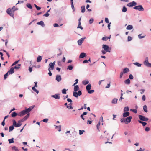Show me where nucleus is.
I'll use <instances>...</instances> for the list:
<instances>
[{
  "instance_id": "9b49d317",
  "label": "nucleus",
  "mask_w": 151,
  "mask_h": 151,
  "mask_svg": "<svg viewBox=\"0 0 151 151\" xmlns=\"http://www.w3.org/2000/svg\"><path fill=\"white\" fill-rule=\"evenodd\" d=\"M34 107L35 106H32L29 107L28 108L26 109L25 110L28 113L30 112V111L34 108Z\"/></svg>"
},
{
  "instance_id": "c9c22d12",
  "label": "nucleus",
  "mask_w": 151,
  "mask_h": 151,
  "mask_svg": "<svg viewBox=\"0 0 151 151\" xmlns=\"http://www.w3.org/2000/svg\"><path fill=\"white\" fill-rule=\"evenodd\" d=\"M124 82L125 84H129L130 83V80L129 79H126L125 80Z\"/></svg>"
},
{
  "instance_id": "ddd939ff",
  "label": "nucleus",
  "mask_w": 151,
  "mask_h": 151,
  "mask_svg": "<svg viewBox=\"0 0 151 151\" xmlns=\"http://www.w3.org/2000/svg\"><path fill=\"white\" fill-rule=\"evenodd\" d=\"M129 114L130 113L129 112H124L122 116L123 118H125L129 116Z\"/></svg>"
},
{
  "instance_id": "f704fd0d",
  "label": "nucleus",
  "mask_w": 151,
  "mask_h": 151,
  "mask_svg": "<svg viewBox=\"0 0 151 151\" xmlns=\"http://www.w3.org/2000/svg\"><path fill=\"white\" fill-rule=\"evenodd\" d=\"M26 5L27 7L29 9H32V8L31 5L30 4L27 3L26 4Z\"/></svg>"
},
{
  "instance_id": "0eeeda50",
  "label": "nucleus",
  "mask_w": 151,
  "mask_h": 151,
  "mask_svg": "<svg viewBox=\"0 0 151 151\" xmlns=\"http://www.w3.org/2000/svg\"><path fill=\"white\" fill-rule=\"evenodd\" d=\"M132 117L131 116L127 117L126 118H124V122L126 124H127L130 122Z\"/></svg>"
},
{
  "instance_id": "338daca9",
  "label": "nucleus",
  "mask_w": 151,
  "mask_h": 151,
  "mask_svg": "<svg viewBox=\"0 0 151 151\" xmlns=\"http://www.w3.org/2000/svg\"><path fill=\"white\" fill-rule=\"evenodd\" d=\"M146 99L145 96V95H143L142 96V100L143 101H145Z\"/></svg>"
},
{
  "instance_id": "393cba45",
  "label": "nucleus",
  "mask_w": 151,
  "mask_h": 151,
  "mask_svg": "<svg viewBox=\"0 0 151 151\" xmlns=\"http://www.w3.org/2000/svg\"><path fill=\"white\" fill-rule=\"evenodd\" d=\"M143 109L144 111L145 112H147L148 111H147V106L146 105H144L143 107Z\"/></svg>"
},
{
  "instance_id": "20e7f679",
  "label": "nucleus",
  "mask_w": 151,
  "mask_h": 151,
  "mask_svg": "<svg viewBox=\"0 0 151 151\" xmlns=\"http://www.w3.org/2000/svg\"><path fill=\"white\" fill-rule=\"evenodd\" d=\"M102 48L104 49L106 52H111L110 50H111V49L109 48V46L106 45L104 44L103 45H102Z\"/></svg>"
},
{
  "instance_id": "864d4df0",
  "label": "nucleus",
  "mask_w": 151,
  "mask_h": 151,
  "mask_svg": "<svg viewBox=\"0 0 151 151\" xmlns=\"http://www.w3.org/2000/svg\"><path fill=\"white\" fill-rule=\"evenodd\" d=\"M108 40V38L107 37H103L102 38V40L103 41H106L107 40Z\"/></svg>"
},
{
  "instance_id": "bb28decb",
  "label": "nucleus",
  "mask_w": 151,
  "mask_h": 151,
  "mask_svg": "<svg viewBox=\"0 0 151 151\" xmlns=\"http://www.w3.org/2000/svg\"><path fill=\"white\" fill-rule=\"evenodd\" d=\"M138 121L139 122V123L142 124L143 126H145L147 124V123L146 122H142L141 120H138Z\"/></svg>"
},
{
  "instance_id": "2f4dec72",
  "label": "nucleus",
  "mask_w": 151,
  "mask_h": 151,
  "mask_svg": "<svg viewBox=\"0 0 151 151\" xmlns=\"http://www.w3.org/2000/svg\"><path fill=\"white\" fill-rule=\"evenodd\" d=\"M32 89L35 92H36L37 93V94L38 93L39 91L38 90H37L35 88V87H32Z\"/></svg>"
},
{
  "instance_id": "4be33fe9",
  "label": "nucleus",
  "mask_w": 151,
  "mask_h": 151,
  "mask_svg": "<svg viewBox=\"0 0 151 151\" xmlns=\"http://www.w3.org/2000/svg\"><path fill=\"white\" fill-rule=\"evenodd\" d=\"M91 87V85L90 84H88L86 86V88L87 91L90 90Z\"/></svg>"
},
{
  "instance_id": "a19ab883",
  "label": "nucleus",
  "mask_w": 151,
  "mask_h": 151,
  "mask_svg": "<svg viewBox=\"0 0 151 151\" xmlns=\"http://www.w3.org/2000/svg\"><path fill=\"white\" fill-rule=\"evenodd\" d=\"M130 110L135 113H137V110L134 109H130Z\"/></svg>"
},
{
  "instance_id": "f03ea898",
  "label": "nucleus",
  "mask_w": 151,
  "mask_h": 151,
  "mask_svg": "<svg viewBox=\"0 0 151 151\" xmlns=\"http://www.w3.org/2000/svg\"><path fill=\"white\" fill-rule=\"evenodd\" d=\"M133 8L134 9L138 10L139 11H143L144 10L143 8L141 5H139L138 6H134Z\"/></svg>"
},
{
  "instance_id": "412c9836",
  "label": "nucleus",
  "mask_w": 151,
  "mask_h": 151,
  "mask_svg": "<svg viewBox=\"0 0 151 151\" xmlns=\"http://www.w3.org/2000/svg\"><path fill=\"white\" fill-rule=\"evenodd\" d=\"M86 54L84 53H81L79 56V58H82L85 57Z\"/></svg>"
},
{
  "instance_id": "c03bdc74",
  "label": "nucleus",
  "mask_w": 151,
  "mask_h": 151,
  "mask_svg": "<svg viewBox=\"0 0 151 151\" xmlns=\"http://www.w3.org/2000/svg\"><path fill=\"white\" fill-rule=\"evenodd\" d=\"M68 89L66 90L65 89H63L62 91V92L63 94H66V91Z\"/></svg>"
},
{
  "instance_id": "37998d69",
  "label": "nucleus",
  "mask_w": 151,
  "mask_h": 151,
  "mask_svg": "<svg viewBox=\"0 0 151 151\" xmlns=\"http://www.w3.org/2000/svg\"><path fill=\"white\" fill-rule=\"evenodd\" d=\"M134 64L138 67H141V64H139V63L138 62H136L135 63H134Z\"/></svg>"
},
{
  "instance_id": "49530a36",
  "label": "nucleus",
  "mask_w": 151,
  "mask_h": 151,
  "mask_svg": "<svg viewBox=\"0 0 151 151\" xmlns=\"http://www.w3.org/2000/svg\"><path fill=\"white\" fill-rule=\"evenodd\" d=\"M94 92V90H89L88 91V93L89 94H92Z\"/></svg>"
},
{
  "instance_id": "39448f33",
  "label": "nucleus",
  "mask_w": 151,
  "mask_h": 151,
  "mask_svg": "<svg viewBox=\"0 0 151 151\" xmlns=\"http://www.w3.org/2000/svg\"><path fill=\"white\" fill-rule=\"evenodd\" d=\"M6 12L11 17H14V12L10 8L6 10Z\"/></svg>"
},
{
  "instance_id": "b1692460",
  "label": "nucleus",
  "mask_w": 151,
  "mask_h": 151,
  "mask_svg": "<svg viewBox=\"0 0 151 151\" xmlns=\"http://www.w3.org/2000/svg\"><path fill=\"white\" fill-rule=\"evenodd\" d=\"M118 99L116 98L114 99L112 101L111 103L112 104H116L117 103Z\"/></svg>"
},
{
  "instance_id": "a18cd8bd",
  "label": "nucleus",
  "mask_w": 151,
  "mask_h": 151,
  "mask_svg": "<svg viewBox=\"0 0 151 151\" xmlns=\"http://www.w3.org/2000/svg\"><path fill=\"white\" fill-rule=\"evenodd\" d=\"M127 11V8L125 6H123L122 9V11L124 12H126Z\"/></svg>"
},
{
  "instance_id": "8fccbe9b",
  "label": "nucleus",
  "mask_w": 151,
  "mask_h": 151,
  "mask_svg": "<svg viewBox=\"0 0 151 151\" xmlns=\"http://www.w3.org/2000/svg\"><path fill=\"white\" fill-rule=\"evenodd\" d=\"M141 34H139L138 35V37L139 39H142L144 38L145 37V36H141Z\"/></svg>"
},
{
  "instance_id": "bf43d9fd",
  "label": "nucleus",
  "mask_w": 151,
  "mask_h": 151,
  "mask_svg": "<svg viewBox=\"0 0 151 151\" xmlns=\"http://www.w3.org/2000/svg\"><path fill=\"white\" fill-rule=\"evenodd\" d=\"M133 76L132 74H130L129 75V78L130 79H133Z\"/></svg>"
},
{
  "instance_id": "680f3d73",
  "label": "nucleus",
  "mask_w": 151,
  "mask_h": 151,
  "mask_svg": "<svg viewBox=\"0 0 151 151\" xmlns=\"http://www.w3.org/2000/svg\"><path fill=\"white\" fill-rule=\"evenodd\" d=\"M49 14L47 12H46V13L44 14L43 15V16H45L46 17H48L49 16Z\"/></svg>"
},
{
  "instance_id": "f257e3e1",
  "label": "nucleus",
  "mask_w": 151,
  "mask_h": 151,
  "mask_svg": "<svg viewBox=\"0 0 151 151\" xmlns=\"http://www.w3.org/2000/svg\"><path fill=\"white\" fill-rule=\"evenodd\" d=\"M13 124L14 126L16 127H20L22 124V122H23V121L22 119H20L18 121V123L17 124L16 121L13 119Z\"/></svg>"
},
{
  "instance_id": "4d7b16f0",
  "label": "nucleus",
  "mask_w": 151,
  "mask_h": 151,
  "mask_svg": "<svg viewBox=\"0 0 151 151\" xmlns=\"http://www.w3.org/2000/svg\"><path fill=\"white\" fill-rule=\"evenodd\" d=\"M59 50L60 52V53L58 54L57 55V56H60L62 54V52L61 50L60 49H59Z\"/></svg>"
},
{
  "instance_id": "c756f323",
  "label": "nucleus",
  "mask_w": 151,
  "mask_h": 151,
  "mask_svg": "<svg viewBox=\"0 0 151 151\" xmlns=\"http://www.w3.org/2000/svg\"><path fill=\"white\" fill-rule=\"evenodd\" d=\"M14 126L13 125L10 126L9 128V132H11L14 129Z\"/></svg>"
},
{
  "instance_id": "f8f14e48",
  "label": "nucleus",
  "mask_w": 151,
  "mask_h": 151,
  "mask_svg": "<svg viewBox=\"0 0 151 151\" xmlns=\"http://www.w3.org/2000/svg\"><path fill=\"white\" fill-rule=\"evenodd\" d=\"M27 113V111H26L25 110H23L22 111H21L19 113V116L21 117L23 116L26 114Z\"/></svg>"
},
{
  "instance_id": "f3484780",
  "label": "nucleus",
  "mask_w": 151,
  "mask_h": 151,
  "mask_svg": "<svg viewBox=\"0 0 151 151\" xmlns=\"http://www.w3.org/2000/svg\"><path fill=\"white\" fill-rule=\"evenodd\" d=\"M29 114H28L25 117H24L22 119H21L23 122L26 120L29 117Z\"/></svg>"
},
{
  "instance_id": "5fc2aeb1",
  "label": "nucleus",
  "mask_w": 151,
  "mask_h": 151,
  "mask_svg": "<svg viewBox=\"0 0 151 151\" xmlns=\"http://www.w3.org/2000/svg\"><path fill=\"white\" fill-rule=\"evenodd\" d=\"M19 60H18V61H15V62H14L12 65V66H13L14 65H16V64H17L19 62Z\"/></svg>"
},
{
  "instance_id": "5701e85b",
  "label": "nucleus",
  "mask_w": 151,
  "mask_h": 151,
  "mask_svg": "<svg viewBox=\"0 0 151 151\" xmlns=\"http://www.w3.org/2000/svg\"><path fill=\"white\" fill-rule=\"evenodd\" d=\"M133 28V27L132 25H129L127 26L126 29L127 30H130L132 29Z\"/></svg>"
},
{
  "instance_id": "de8ad7c7",
  "label": "nucleus",
  "mask_w": 151,
  "mask_h": 151,
  "mask_svg": "<svg viewBox=\"0 0 151 151\" xmlns=\"http://www.w3.org/2000/svg\"><path fill=\"white\" fill-rule=\"evenodd\" d=\"M94 21V19L93 18H91L89 20V23L90 24H91L93 23Z\"/></svg>"
},
{
  "instance_id": "6e6552de",
  "label": "nucleus",
  "mask_w": 151,
  "mask_h": 151,
  "mask_svg": "<svg viewBox=\"0 0 151 151\" xmlns=\"http://www.w3.org/2000/svg\"><path fill=\"white\" fill-rule=\"evenodd\" d=\"M137 3L135 1H133L131 2H130L128 3L127 4V6L129 7H132L133 6H135L137 5Z\"/></svg>"
},
{
  "instance_id": "603ef678",
  "label": "nucleus",
  "mask_w": 151,
  "mask_h": 151,
  "mask_svg": "<svg viewBox=\"0 0 151 151\" xmlns=\"http://www.w3.org/2000/svg\"><path fill=\"white\" fill-rule=\"evenodd\" d=\"M8 73H8V72H7L4 75V79H6L7 78V77L8 75Z\"/></svg>"
},
{
  "instance_id": "e2e57ef3",
  "label": "nucleus",
  "mask_w": 151,
  "mask_h": 151,
  "mask_svg": "<svg viewBox=\"0 0 151 151\" xmlns=\"http://www.w3.org/2000/svg\"><path fill=\"white\" fill-rule=\"evenodd\" d=\"M48 70L49 71V72L48 73V74L50 76H51L52 75V74L50 71V68H48Z\"/></svg>"
},
{
  "instance_id": "c85d7f7f",
  "label": "nucleus",
  "mask_w": 151,
  "mask_h": 151,
  "mask_svg": "<svg viewBox=\"0 0 151 151\" xmlns=\"http://www.w3.org/2000/svg\"><path fill=\"white\" fill-rule=\"evenodd\" d=\"M17 115V114L15 112H13L11 114V116L12 117H14Z\"/></svg>"
},
{
  "instance_id": "473e14b6",
  "label": "nucleus",
  "mask_w": 151,
  "mask_h": 151,
  "mask_svg": "<svg viewBox=\"0 0 151 151\" xmlns=\"http://www.w3.org/2000/svg\"><path fill=\"white\" fill-rule=\"evenodd\" d=\"M12 150H14L15 151H19L17 147L16 146H14L12 147Z\"/></svg>"
},
{
  "instance_id": "6ab92c4d",
  "label": "nucleus",
  "mask_w": 151,
  "mask_h": 151,
  "mask_svg": "<svg viewBox=\"0 0 151 151\" xmlns=\"http://www.w3.org/2000/svg\"><path fill=\"white\" fill-rule=\"evenodd\" d=\"M37 24L38 25H40L42 26V27H44L45 26V24L43 21H41L39 22H38L37 23Z\"/></svg>"
},
{
  "instance_id": "774afa93",
  "label": "nucleus",
  "mask_w": 151,
  "mask_h": 151,
  "mask_svg": "<svg viewBox=\"0 0 151 151\" xmlns=\"http://www.w3.org/2000/svg\"><path fill=\"white\" fill-rule=\"evenodd\" d=\"M78 96H81L82 95V92L81 91L79 90L77 92Z\"/></svg>"
},
{
  "instance_id": "3c124183",
  "label": "nucleus",
  "mask_w": 151,
  "mask_h": 151,
  "mask_svg": "<svg viewBox=\"0 0 151 151\" xmlns=\"http://www.w3.org/2000/svg\"><path fill=\"white\" fill-rule=\"evenodd\" d=\"M68 105L69 106V108H68V109H72L73 108V107L71 106L72 105V103H70V104H69Z\"/></svg>"
},
{
  "instance_id": "a211bd4d",
  "label": "nucleus",
  "mask_w": 151,
  "mask_h": 151,
  "mask_svg": "<svg viewBox=\"0 0 151 151\" xmlns=\"http://www.w3.org/2000/svg\"><path fill=\"white\" fill-rule=\"evenodd\" d=\"M129 69L128 68H126L123 70V71L122 72L124 73H126L129 72Z\"/></svg>"
},
{
  "instance_id": "6e6d98bb",
  "label": "nucleus",
  "mask_w": 151,
  "mask_h": 151,
  "mask_svg": "<svg viewBox=\"0 0 151 151\" xmlns=\"http://www.w3.org/2000/svg\"><path fill=\"white\" fill-rule=\"evenodd\" d=\"M71 6L73 10V11H75V9L74 6L73 4L72 3V4H71Z\"/></svg>"
},
{
  "instance_id": "052dcab7",
  "label": "nucleus",
  "mask_w": 151,
  "mask_h": 151,
  "mask_svg": "<svg viewBox=\"0 0 151 151\" xmlns=\"http://www.w3.org/2000/svg\"><path fill=\"white\" fill-rule=\"evenodd\" d=\"M145 130L146 132H148L150 131V128L149 127H145Z\"/></svg>"
},
{
  "instance_id": "aec40b11",
  "label": "nucleus",
  "mask_w": 151,
  "mask_h": 151,
  "mask_svg": "<svg viewBox=\"0 0 151 151\" xmlns=\"http://www.w3.org/2000/svg\"><path fill=\"white\" fill-rule=\"evenodd\" d=\"M79 89V88L78 85H76L74 86V90L75 92L77 91Z\"/></svg>"
},
{
  "instance_id": "7ed1b4c3",
  "label": "nucleus",
  "mask_w": 151,
  "mask_h": 151,
  "mask_svg": "<svg viewBox=\"0 0 151 151\" xmlns=\"http://www.w3.org/2000/svg\"><path fill=\"white\" fill-rule=\"evenodd\" d=\"M144 64L146 66L148 67H151V63H149L148 61V58H146L144 62Z\"/></svg>"
},
{
  "instance_id": "79ce46f5",
  "label": "nucleus",
  "mask_w": 151,
  "mask_h": 151,
  "mask_svg": "<svg viewBox=\"0 0 151 151\" xmlns=\"http://www.w3.org/2000/svg\"><path fill=\"white\" fill-rule=\"evenodd\" d=\"M55 126L56 127V128H59V129H58V131L59 132L61 131V125H59V126H57L55 125Z\"/></svg>"
},
{
  "instance_id": "2eb2a0df",
  "label": "nucleus",
  "mask_w": 151,
  "mask_h": 151,
  "mask_svg": "<svg viewBox=\"0 0 151 151\" xmlns=\"http://www.w3.org/2000/svg\"><path fill=\"white\" fill-rule=\"evenodd\" d=\"M14 72V68L13 67L11 68L9 70V71L8 72V73H9V74H12Z\"/></svg>"
},
{
  "instance_id": "423d86ee",
  "label": "nucleus",
  "mask_w": 151,
  "mask_h": 151,
  "mask_svg": "<svg viewBox=\"0 0 151 151\" xmlns=\"http://www.w3.org/2000/svg\"><path fill=\"white\" fill-rule=\"evenodd\" d=\"M138 117L139 119L141 121H147L149 119L148 118L145 117L144 116L141 115H139Z\"/></svg>"
},
{
  "instance_id": "7c9ffc66",
  "label": "nucleus",
  "mask_w": 151,
  "mask_h": 151,
  "mask_svg": "<svg viewBox=\"0 0 151 151\" xmlns=\"http://www.w3.org/2000/svg\"><path fill=\"white\" fill-rule=\"evenodd\" d=\"M81 12L82 13L84 12L85 11V6H82L81 7Z\"/></svg>"
},
{
  "instance_id": "9d476101",
  "label": "nucleus",
  "mask_w": 151,
  "mask_h": 151,
  "mask_svg": "<svg viewBox=\"0 0 151 151\" xmlns=\"http://www.w3.org/2000/svg\"><path fill=\"white\" fill-rule=\"evenodd\" d=\"M51 97L57 99H59L60 98L59 94H56L55 95H52L51 96Z\"/></svg>"
},
{
  "instance_id": "4c0bfd02",
  "label": "nucleus",
  "mask_w": 151,
  "mask_h": 151,
  "mask_svg": "<svg viewBox=\"0 0 151 151\" xmlns=\"http://www.w3.org/2000/svg\"><path fill=\"white\" fill-rule=\"evenodd\" d=\"M129 108L127 106L124 107V112H127L129 111Z\"/></svg>"
},
{
  "instance_id": "dca6fc26",
  "label": "nucleus",
  "mask_w": 151,
  "mask_h": 151,
  "mask_svg": "<svg viewBox=\"0 0 151 151\" xmlns=\"http://www.w3.org/2000/svg\"><path fill=\"white\" fill-rule=\"evenodd\" d=\"M54 68V65H53L52 63H50L49 65V68H50V70H53Z\"/></svg>"
},
{
  "instance_id": "ea45409f",
  "label": "nucleus",
  "mask_w": 151,
  "mask_h": 151,
  "mask_svg": "<svg viewBox=\"0 0 151 151\" xmlns=\"http://www.w3.org/2000/svg\"><path fill=\"white\" fill-rule=\"evenodd\" d=\"M73 96L76 98H77L78 96V93L75 91L73 92Z\"/></svg>"
},
{
  "instance_id": "e433bc0d",
  "label": "nucleus",
  "mask_w": 151,
  "mask_h": 151,
  "mask_svg": "<svg viewBox=\"0 0 151 151\" xmlns=\"http://www.w3.org/2000/svg\"><path fill=\"white\" fill-rule=\"evenodd\" d=\"M14 139L13 138H12L11 139H9L8 141L9 142V144H11V143H14Z\"/></svg>"
},
{
  "instance_id": "0e129e2a",
  "label": "nucleus",
  "mask_w": 151,
  "mask_h": 151,
  "mask_svg": "<svg viewBox=\"0 0 151 151\" xmlns=\"http://www.w3.org/2000/svg\"><path fill=\"white\" fill-rule=\"evenodd\" d=\"M79 131V134L81 135L83 133V132H84V130H80Z\"/></svg>"
},
{
  "instance_id": "58836bf2",
  "label": "nucleus",
  "mask_w": 151,
  "mask_h": 151,
  "mask_svg": "<svg viewBox=\"0 0 151 151\" xmlns=\"http://www.w3.org/2000/svg\"><path fill=\"white\" fill-rule=\"evenodd\" d=\"M73 68V66L71 65H70L67 67V69L69 70H71Z\"/></svg>"
},
{
  "instance_id": "a878e982",
  "label": "nucleus",
  "mask_w": 151,
  "mask_h": 151,
  "mask_svg": "<svg viewBox=\"0 0 151 151\" xmlns=\"http://www.w3.org/2000/svg\"><path fill=\"white\" fill-rule=\"evenodd\" d=\"M42 56H38L37 58V62H40L42 60Z\"/></svg>"
},
{
  "instance_id": "09e8293b",
  "label": "nucleus",
  "mask_w": 151,
  "mask_h": 151,
  "mask_svg": "<svg viewBox=\"0 0 151 151\" xmlns=\"http://www.w3.org/2000/svg\"><path fill=\"white\" fill-rule=\"evenodd\" d=\"M100 125V121H99L98 124L96 125V127L98 129H99V126Z\"/></svg>"
},
{
  "instance_id": "cd10ccee",
  "label": "nucleus",
  "mask_w": 151,
  "mask_h": 151,
  "mask_svg": "<svg viewBox=\"0 0 151 151\" xmlns=\"http://www.w3.org/2000/svg\"><path fill=\"white\" fill-rule=\"evenodd\" d=\"M89 83V81L87 80H84L82 81V83L85 85L88 84Z\"/></svg>"
},
{
  "instance_id": "69168bd1",
  "label": "nucleus",
  "mask_w": 151,
  "mask_h": 151,
  "mask_svg": "<svg viewBox=\"0 0 151 151\" xmlns=\"http://www.w3.org/2000/svg\"><path fill=\"white\" fill-rule=\"evenodd\" d=\"M145 150L144 148L142 149V148H140L139 150H137V151H144Z\"/></svg>"
},
{
  "instance_id": "1a4fd4ad",
  "label": "nucleus",
  "mask_w": 151,
  "mask_h": 151,
  "mask_svg": "<svg viewBox=\"0 0 151 151\" xmlns=\"http://www.w3.org/2000/svg\"><path fill=\"white\" fill-rule=\"evenodd\" d=\"M86 38V37H84L83 38H82L80 39L78 41V43L79 45H81L83 42L84 40Z\"/></svg>"
},
{
  "instance_id": "4468645a",
  "label": "nucleus",
  "mask_w": 151,
  "mask_h": 151,
  "mask_svg": "<svg viewBox=\"0 0 151 151\" xmlns=\"http://www.w3.org/2000/svg\"><path fill=\"white\" fill-rule=\"evenodd\" d=\"M61 76L60 75H57L56 76V80L58 82L61 80Z\"/></svg>"
},
{
  "instance_id": "72a5a7b5",
  "label": "nucleus",
  "mask_w": 151,
  "mask_h": 151,
  "mask_svg": "<svg viewBox=\"0 0 151 151\" xmlns=\"http://www.w3.org/2000/svg\"><path fill=\"white\" fill-rule=\"evenodd\" d=\"M21 65L20 64H18L17 65H16L14 67V68L15 69H19L20 68V66Z\"/></svg>"
},
{
  "instance_id": "13d9d810",
  "label": "nucleus",
  "mask_w": 151,
  "mask_h": 151,
  "mask_svg": "<svg viewBox=\"0 0 151 151\" xmlns=\"http://www.w3.org/2000/svg\"><path fill=\"white\" fill-rule=\"evenodd\" d=\"M48 119L47 118H46V119H44L42 120V121L44 122H46V123L47 122H48Z\"/></svg>"
}]
</instances>
